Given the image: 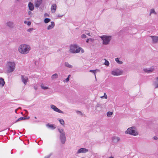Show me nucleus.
<instances>
[{
	"label": "nucleus",
	"mask_w": 158,
	"mask_h": 158,
	"mask_svg": "<svg viewBox=\"0 0 158 158\" xmlns=\"http://www.w3.org/2000/svg\"><path fill=\"white\" fill-rule=\"evenodd\" d=\"M42 2V0H37L35 2V6L36 7H38Z\"/></svg>",
	"instance_id": "nucleus-14"
},
{
	"label": "nucleus",
	"mask_w": 158,
	"mask_h": 158,
	"mask_svg": "<svg viewBox=\"0 0 158 158\" xmlns=\"http://www.w3.org/2000/svg\"><path fill=\"white\" fill-rule=\"evenodd\" d=\"M30 118L29 117H28L26 118V117H21L19 118L18 119H17L15 122V123H17L18 122H19V121L22 120H26L27 119H28Z\"/></svg>",
	"instance_id": "nucleus-17"
},
{
	"label": "nucleus",
	"mask_w": 158,
	"mask_h": 158,
	"mask_svg": "<svg viewBox=\"0 0 158 158\" xmlns=\"http://www.w3.org/2000/svg\"><path fill=\"white\" fill-rule=\"evenodd\" d=\"M88 150L87 149L84 148H80L77 151V153L79 154L80 153H85L88 152Z\"/></svg>",
	"instance_id": "nucleus-9"
},
{
	"label": "nucleus",
	"mask_w": 158,
	"mask_h": 158,
	"mask_svg": "<svg viewBox=\"0 0 158 158\" xmlns=\"http://www.w3.org/2000/svg\"><path fill=\"white\" fill-rule=\"evenodd\" d=\"M154 70V68H150L144 69V71L146 73H150L153 71Z\"/></svg>",
	"instance_id": "nucleus-13"
},
{
	"label": "nucleus",
	"mask_w": 158,
	"mask_h": 158,
	"mask_svg": "<svg viewBox=\"0 0 158 158\" xmlns=\"http://www.w3.org/2000/svg\"><path fill=\"white\" fill-rule=\"evenodd\" d=\"M152 40V42L154 43H156L158 42V36H151Z\"/></svg>",
	"instance_id": "nucleus-11"
},
{
	"label": "nucleus",
	"mask_w": 158,
	"mask_h": 158,
	"mask_svg": "<svg viewBox=\"0 0 158 158\" xmlns=\"http://www.w3.org/2000/svg\"><path fill=\"white\" fill-rule=\"evenodd\" d=\"M34 89H35V90H37L38 88H37V87H36V86H34Z\"/></svg>",
	"instance_id": "nucleus-44"
},
{
	"label": "nucleus",
	"mask_w": 158,
	"mask_h": 158,
	"mask_svg": "<svg viewBox=\"0 0 158 158\" xmlns=\"http://www.w3.org/2000/svg\"><path fill=\"white\" fill-rule=\"evenodd\" d=\"M64 65L67 67L69 68H73V66L68 63V62H65L64 63Z\"/></svg>",
	"instance_id": "nucleus-21"
},
{
	"label": "nucleus",
	"mask_w": 158,
	"mask_h": 158,
	"mask_svg": "<svg viewBox=\"0 0 158 158\" xmlns=\"http://www.w3.org/2000/svg\"><path fill=\"white\" fill-rule=\"evenodd\" d=\"M52 155V153H51L49 155L44 157V158H50L51 156Z\"/></svg>",
	"instance_id": "nucleus-34"
},
{
	"label": "nucleus",
	"mask_w": 158,
	"mask_h": 158,
	"mask_svg": "<svg viewBox=\"0 0 158 158\" xmlns=\"http://www.w3.org/2000/svg\"><path fill=\"white\" fill-rule=\"evenodd\" d=\"M5 84V82L4 79L3 78H0V85H1L2 86H3Z\"/></svg>",
	"instance_id": "nucleus-22"
},
{
	"label": "nucleus",
	"mask_w": 158,
	"mask_h": 158,
	"mask_svg": "<svg viewBox=\"0 0 158 158\" xmlns=\"http://www.w3.org/2000/svg\"><path fill=\"white\" fill-rule=\"evenodd\" d=\"M31 22H30V21H28V22H27V25L28 26H30L31 25Z\"/></svg>",
	"instance_id": "nucleus-41"
},
{
	"label": "nucleus",
	"mask_w": 158,
	"mask_h": 158,
	"mask_svg": "<svg viewBox=\"0 0 158 158\" xmlns=\"http://www.w3.org/2000/svg\"><path fill=\"white\" fill-rule=\"evenodd\" d=\"M17 109H16V110H15V113H16L17 111Z\"/></svg>",
	"instance_id": "nucleus-52"
},
{
	"label": "nucleus",
	"mask_w": 158,
	"mask_h": 158,
	"mask_svg": "<svg viewBox=\"0 0 158 158\" xmlns=\"http://www.w3.org/2000/svg\"><path fill=\"white\" fill-rule=\"evenodd\" d=\"M46 126L48 127L52 128V129H54L56 128L55 127H54V126L53 124L50 125L48 123L46 125Z\"/></svg>",
	"instance_id": "nucleus-27"
},
{
	"label": "nucleus",
	"mask_w": 158,
	"mask_h": 158,
	"mask_svg": "<svg viewBox=\"0 0 158 158\" xmlns=\"http://www.w3.org/2000/svg\"><path fill=\"white\" fill-rule=\"evenodd\" d=\"M58 131L60 134V138L61 143L62 144H64L66 139L65 133L63 129H59Z\"/></svg>",
	"instance_id": "nucleus-6"
},
{
	"label": "nucleus",
	"mask_w": 158,
	"mask_h": 158,
	"mask_svg": "<svg viewBox=\"0 0 158 158\" xmlns=\"http://www.w3.org/2000/svg\"><path fill=\"white\" fill-rule=\"evenodd\" d=\"M50 19L48 18H46L44 20V22L46 23H48V22H50Z\"/></svg>",
	"instance_id": "nucleus-28"
},
{
	"label": "nucleus",
	"mask_w": 158,
	"mask_h": 158,
	"mask_svg": "<svg viewBox=\"0 0 158 158\" xmlns=\"http://www.w3.org/2000/svg\"><path fill=\"white\" fill-rule=\"evenodd\" d=\"M28 6L30 10L32 11L34 9L33 4L31 2L29 3Z\"/></svg>",
	"instance_id": "nucleus-16"
},
{
	"label": "nucleus",
	"mask_w": 158,
	"mask_h": 158,
	"mask_svg": "<svg viewBox=\"0 0 158 158\" xmlns=\"http://www.w3.org/2000/svg\"><path fill=\"white\" fill-rule=\"evenodd\" d=\"M69 80V77H67L65 80V81L66 82H68Z\"/></svg>",
	"instance_id": "nucleus-39"
},
{
	"label": "nucleus",
	"mask_w": 158,
	"mask_h": 158,
	"mask_svg": "<svg viewBox=\"0 0 158 158\" xmlns=\"http://www.w3.org/2000/svg\"><path fill=\"white\" fill-rule=\"evenodd\" d=\"M153 138V139L155 140H156L158 139V138L156 136H154Z\"/></svg>",
	"instance_id": "nucleus-43"
},
{
	"label": "nucleus",
	"mask_w": 158,
	"mask_h": 158,
	"mask_svg": "<svg viewBox=\"0 0 158 158\" xmlns=\"http://www.w3.org/2000/svg\"><path fill=\"white\" fill-rule=\"evenodd\" d=\"M63 15H61L60 14H58V15L57 16L58 18H61V17H62L63 16Z\"/></svg>",
	"instance_id": "nucleus-40"
},
{
	"label": "nucleus",
	"mask_w": 158,
	"mask_h": 158,
	"mask_svg": "<svg viewBox=\"0 0 158 158\" xmlns=\"http://www.w3.org/2000/svg\"><path fill=\"white\" fill-rule=\"evenodd\" d=\"M154 85L155 86V88H158V77L156 78V81L154 82Z\"/></svg>",
	"instance_id": "nucleus-20"
},
{
	"label": "nucleus",
	"mask_w": 158,
	"mask_h": 158,
	"mask_svg": "<svg viewBox=\"0 0 158 158\" xmlns=\"http://www.w3.org/2000/svg\"><path fill=\"white\" fill-rule=\"evenodd\" d=\"M34 30L33 28H30L27 30V31L31 32L32 31Z\"/></svg>",
	"instance_id": "nucleus-35"
},
{
	"label": "nucleus",
	"mask_w": 158,
	"mask_h": 158,
	"mask_svg": "<svg viewBox=\"0 0 158 158\" xmlns=\"http://www.w3.org/2000/svg\"><path fill=\"white\" fill-rule=\"evenodd\" d=\"M104 94H105L104 96H103L102 97H101V98H102L103 97H104L105 98H106V99L107 98V95L105 93Z\"/></svg>",
	"instance_id": "nucleus-38"
},
{
	"label": "nucleus",
	"mask_w": 158,
	"mask_h": 158,
	"mask_svg": "<svg viewBox=\"0 0 158 158\" xmlns=\"http://www.w3.org/2000/svg\"><path fill=\"white\" fill-rule=\"evenodd\" d=\"M28 13L29 15H31H31H32V12H31V11H29L28 12Z\"/></svg>",
	"instance_id": "nucleus-45"
},
{
	"label": "nucleus",
	"mask_w": 158,
	"mask_h": 158,
	"mask_svg": "<svg viewBox=\"0 0 158 158\" xmlns=\"http://www.w3.org/2000/svg\"><path fill=\"white\" fill-rule=\"evenodd\" d=\"M156 14V13L155 11V10L154 9H151L150 11V15L152 14Z\"/></svg>",
	"instance_id": "nucleus-32"
},
{
	"label": "nucleus",
	"mask_w": 158,
	"mask_h": 158,
	"mask_svg": "<svg viewBox=\"0 0 158 158\" xmlns=\"http://www.w3.org/2000/svg\"><path fill=\"white\" fill-rule=\"evenodd\" d=\"M85 33L89 36H91L90 33L89 32H88V31H85Z\"/></svg>",
	"instance_id": "nucleus-33"
},
{
	"label": "nucleus",
	"mask_w": 158,
	"mask_h": 158,
	"mask_svg": "<svg viewBox=\"0 0 158 158\" xmlns=\"http://www.w3.org/2000/svg\"><path fill=\"white\" fill-rule=\"evenodd\" d=\"M109 158H114L112 156H111V157H109Z\"/></svg>",
	"instance_id": "nucleus-51"
},
{
	"label": "nucleus",
	"mask_w": 158,
	"mask_h": 158,
	"mask_svg": "<svg viewBox=\"0 0 158 158\" xmlns=\"http://www.w3.org/2000/svg\"><path fill=\"white\" fill-rule=\"evenodd\" d=\"M98 71V69H96V70H89V72L93 73L94 74V75H95L96 78V74H95V73H96L95 71Z\"/></svg>",
	"instance_id": "nucleus-29"
},
{
	"label": "nucleus",
	"mask_w": 158,
	"mask_h": 158,
	"mask_svg": "<svg viewBox=\"0 0 158 158\" xmlns=\"http://www.w3.org/2000/svg\"><path fill=\"white\" fill-rule=\"evenodd\" d=\"M21 79L22 82L25 85H26L28 80L27 77L25 76L21 75Z\"/></svg>",
	"instance_id": "nucleus-10"
},
{
	"label": "nucleus",
	"mask_w": 158,
	"mask_h": 158,
	"mask_svg": "<svg viewBox=\"0 0 158 158\" xmlns=\"http://www.w3.org/2000/svg\"><path fill=\"white\" fill-rule=\"evenodd\" d=\"M51 108L56 112L61 114H64V112L63 111L59 109L53 105H51Z\"/></svg>",
	"instance_id": "nucleus-8"
},
{
	"label": "nucleus",
	"mask_w": 158,
	"mask_h": 158,
	"mask_svg": "<svg viewBox=\"0 0 158 158\" xmlns=\"http://www.w3.org/2000/svg\"><path fill=\"white\" fill-rule=\"evenodd\" d=\"M6 25L10 28H12L14 27V23L12 22H8L6 23Z\"/></svg>",
	"instance_id": "nucleus-18"
},
{
	"label": "nucleus",
	"mask_w": 158,
	"mask_h": 158,
	"mask_svg": "<svg viewBox=\"0 0 158 158\" xmlns=\"http://www.w3.org/2000/svg\"><path fill=\"white\" fill-rule=\"evenodd\" d=\"M31 49V47L29 45L22 44L19 46L18 51L20 53L22 54H26L29 53Z\"/></svg>",
	"instance_id": "nucleus-1"
},
{
	"label": "nucleus",
	"mask_w": 158,
	"mask_h": 158,
	"mask_svg": "<svg viewBox=\"0 0 158 158\" xmlns=\"http://www.w3.org/2000/svg\"><path fill=\"white\" fill-rule=\"evenodd\" d=\"M89 40H90L91 41H92V39L91 38H89V39H87V40L86 41V42L87 43H88L89 42Z\"/></svg>",
	"instance_id": "nucleus-37"
},
{
	"label": "nucleus",
	"mask_w": 158,
	"mask_h": 158,
	"mask_svg": "<svg viewBox=\"0 0 158 158\" xmlns=\"http://www.w3.org/2000/svg\"><path fill=\"white\" fill-rule=\"evenodd\" d=\"M113 142L115 143H117L120 140V138L118 137L114 136L112 138Z\"/></svg>",
	"instance_id": "nucleus-12"
},
{
	"label": "nucleus",
	"mask_w": 158,
	"mask_h": 158,
	"mask_svg": "<svg viewBox=\"0 0 158 158\" xmlns=\"http://www.w3.org/2000/svg\"><path fill=\"white\" fill-rule=\"evenodd\" d=\"M115 60L116 61V62L119 64H122L123 63L122 61H120L119 60V58H116L115 59Z\"/></svg>",
	"instance_id": "nucleus-26"
},
{
	"label": "nucleus",
	"mask_w": 158,
	"mask_h": 158,
	"mask_svg": "<svg viewBox=\"0 0 158 158\" xmlns=\"http://www.w3.org/2000/svg\"><path fill=\"white\" fill-rule=\"evenodd\" d=\"M7 72L10 73L13 72L15 67V64L14 62H8L6 64Z\"/></svg>",
	"instance_id": "nucleus-2"
},
{
	"label": "nucleus",
	"mask_w": 158,
	"mask_h": 158,
	"mask_svg": "<svg viewBox=\"0 0 158 158\" xmlns=\"http://www.w3.org/2000/svg\"><path fill=\"white\" fill-rule=\"evenodd\" d=\"M105 61L104 63V64L106 66H109V62L106 59H105Z\"/></svg>",
	"instance_id": "nucleus-31"
},
{
	"label": "nucleus",
	"mask_w": 158,
	"mask_h": 158,
	"mask_svg": "<svg viewBox=\"0 0 158 158\" xmlns=\"http://www.w3.org/2000/svg\"><path fill=\"white\" fill-rule=\"evenodd\" d=\"M113 114V112L109 111L107 113V116L108 117H110Z\"/></svg>",
	"instance_id": "nucleus-30"
},
{
	"label": "nucleus",
	"mask_w": 158,
	"mask_h": 158,
	"mask_svg": "<svg viewBox=\"0 0 158 158\" xmlns=\"http://www.w3.org/2000/svg\"><path fill=\"white\" fill-rule=\"evenodd\" d=\"M56 8V4H53L51 6V10L52 13L54 12Z\"/></svg>",
	"instance_id": "nucleus-19"
},
{
	"label": "nucleus",
	"mask_w": 158,
	"mask_h": 158,
	"mask_svg": "<svg viewBox=\"0 0 158 158\" xmlns=\"http://www.w3.org/2000/svg\"><path fill=\"white\" fill-rule=\"evenodd\" d=\"M41 88L43 89H49V87L47 86H44L43 84H42L40 85Z\"/></svg>",
	"instance_id": "nucleus-24"
},
{
	"label": "nucleus",
	"mask_w": 158,
	"mask_h": 158,
	"mask_svg": "<svg viewBox=\"0 0 158 158\" xmlns=\"http://www.w3.org/2000/svg\"><path fill=\"white\" fill-rule=\"evenodd\" d=\"M81 47H79L77 44L72 45L70 46L69 51L72 53H78L81 50Z\"/></svg>",
	"instance_id": "nucleus-5"
},
{
	"label": "nucleus",
	"mask_w": 158,
	"mask_h": 158,
	"mask_svg": "<svg viewBox=\"0 0 158 158\" xmlns=\"http://www.w3.org/2000/svg\"><path fill=\"white\" fill-rule=\"evenodd\" d=\"M55 26V23L53 22H51V24L49 25L47 27V29L49 30L52 29Z\"/></svg>",
	"instance_id": "nucleus-15"
},
{
	"label": "nucleus",
	"mask_w": 158,
	"mask_h": 158,
	"mask_svg": "<svg viewBox=\"0 0 158 158\" xmlns=\"http://www.w3.org/2000/svg\"><path fill=\"white\" fill-rule=\"evenodd\" d=\"M77 113H81V112L79 111H77Z\"/></svg>",
	"instance_id": "nucleus-48"
},
{
	"label": "nucleus",
	"mask_w": 158,
	"mask_h": 158,
	"mask_svg": "<svg viewBox=\"0 0 158 158\" xmlns=\"http://www.w3.org/2000/svg\"><path fill=\"white\" fill-rule=\"evenodd\" d=\"M70 75H69V76H68V77H69H69H70Z\"/></svg>",
	"instance_id": "nucleus-50"
},
{
	"label": "nucleus",
	"mask_w": 158,
	"mask_h": 158,
	"mask_svg": "<svg viewBox=\"0 0 158 158\" xmlns=\"http://www.w3.org/2000/svg\"><path fill=\"white\" fill-rule=\"evenodd\" d=\"M34 118H35V119H36L37 118L36 117H34Z\"/></svg>",
	"instance_id": "nucleus-53"
},
{
	"label": "nucleus",
	"mask_w": 158,
	"mask_h": 158,
	"mask_svg": "<svg viewBox=\"0 0 158 158\" xmlns=\"http://www.w3.org/2000/svg\"><path fill=\"white\" fill-rule=\"evenodd\" d=\"M135 127H132L128 128L125 131L126 134H128L131 135L136 136L138 135V132L135 131Z\"/></svg>",
	"instance_id": "nucleus-3"
},
{
	"label": "nucleus",
	"mask_w": 158,
	"mask_h": 158,
	"mask_svg": "<svg viewBox=\"0 0 158 158\" xmlns=\"http://www.w3.org/2000/svg\"><path fill=\"white\" fill-rule=\"evenodd\" d=\"M102 40V44L105 45L108 44L111 40V36H108L106 35H103L100 37Z\"/></svg>",
	"instance_id": "nucleus-4"
},
{
	"label": "nucleus",
	"mask_w": 158,
	"mask_h": 158,
	"mask_svg": "<svg viewBox=\"0 0 158 158\" xmlns=\"http://www.w3.org/2000/svg\"><path fill=\"white\" fill-rule=\"evenodd\" d=\"M81 37L82 38H85L86 37V36L84 34H83L82 35H81Z\"/></svg>",
	"instance_id": "nucleus-36"
},
{
	"label": "nucleus",
	"mask_w": 158,
	"mask_h": 158,
	"mask_svg": "<svg viewBox=\"0 0 158 158\" xmlns=\"http://www.w3.org/2000/svg\"><path fill=\"white\" fill-rule=\"evenodd\" d=\"M80 51H81V52L82 53H83L84 52V50L82 49L81 48V50Z\"/></svg>",
	"instance_id": "nucleus-42"
},
{
	"label": "nucleus",
	"mask_w": 158,
	"mask_h": 158,
	"mask_svg": "<svg viewBox=\"0 0 158 158\" xmlns=\"http://www.w3.org/2000/svg\"><path fill=\"white\" fill-rule=\"evenodd\" d=\"M27 23V21H24V23L25 24H26V23Z\"/></svg>",
	"instance_id": "nucleus-49"
},
{
	"label": "nucleus",
	"mask_w": 158,
	"mask_h": 158,
	"mask_svg": "<svg viewBox=\"0 0 158 158\" xmlns=\"http://www.w3.org/2000/svg\"><path fill=\"white\" fill-rule=\"evenodd\" d=\"M122 73V71L119 69H117L115 70L112 71L111 72V74L114 76H118L121 75Z\"/></svg>",
	"instance_id": "nucleus-7"
},
{
	"label": "nucleus",
	"mask_w": 158,
	"mask_h": 158,
	"mask_svg": "<svg viewBox=\"0 0 158 158\" xmlns=\"http://www.w3.org/2000/svg\"><path fill=\"white\" fill-rule=\"evenodd\" d=\"M18 1H19L20 0H17Z\"/></svg>",
	"instance_id": "nucleus-54"
},
{
	"label": "nucleus",
	"mask_w": 158,
	"mask_h": 158,
	"mask_svg": "<svg viewBox=\"0 0 158 158\" xmlns=\"http://www.w3.org/2000/svg\"><path fill=\"white\" fill-rule=\"evenodd\" d=\"M58 77V74L57 73H55L52 76L51 78L52 79L56 78Z\"/></svg>",
	"instance_id": "nucleus-25"
},
{
	"label": "nucleus",
	"mask_w": 158,
	"mask_h": 158,
	"mask_svg": "<svg viewBox=\"0 0 158 158\" xmlns=\"http://www.w3.org/2000/svg\"><path fill=\"white\" fill-rule=\"evenodd\" d=\"M58 119L59 121L60 124L61 125L64 126V120L62 119L59 118Z\"/></svg>",
	"instance_id": "nucleus-23"
},
{
	"label": "nucleus",
	"mask_w": 158,
	"mask_h": 158,
	"mask_svg": "<svg viewBox=\"0 0 158 158\" xmlns=\"http://www.w3.org/2000/svg\"><path fill=\"white\" fill-rule=\"evenodd\" d=\"M44 16H48L49 15H48V14H47V13H46L44 15Z\"/></svg>",
	"instance_id": "nucleus-46"
},
{
	"label": "nucleus",
	"mask_w": 158,
	"mask_h": 158,
	"mask_svg": "<svg viewBox=\"0 0 158 158\" xmlns=\"http://www.w3.org/2000/svg\"><path fill=\"white\" fill-rule=\"evenodd\" d=\"M39 122V121L38 120H35L34 121V122L35 123H38Z\"/></svg>",
	"instance_id": "nucleus-47"
}]
</instances>
